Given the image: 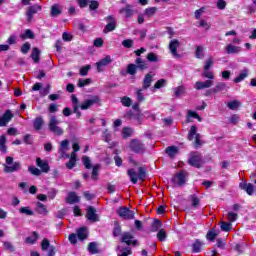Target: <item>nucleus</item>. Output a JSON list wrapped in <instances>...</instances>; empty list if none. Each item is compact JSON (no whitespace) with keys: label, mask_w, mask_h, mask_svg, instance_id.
Wrapping results in <instances>:
<instances>
[{"label":"nucleus","mask_w":256,"mask_h":256,"mask_svg":"<svg viewBox=\"0 0 256 256\" xmlns=\"http://www.w3.org/2000/svg\"><path fill=\"white\" fill-rule=\"evenodd\" d=\"M136 64L130 63L127 65L126 67V73L128 75H136L137 74V69H139V71H145L149 68V65L147 64V62H145V60H143L141 57H137L135 60Z\"/></svg>","instance_id":"obj_1"},{"label":"nucleus","mask_w":256,"mask_h":256,"mask_svg":"<svg viewBox=\"0 0 256 256\" xmlns=\"http://www.w3.org/2000/svg\"><path fill=\"white\" fill-rule=\"evenodd\" d=\"M187 163L190 165V167L201 169V167H203V156L199 152H191Z\"/></svg>","instance_id":"obj_2"},{"label":"nucleus","mask_w":256,"mask_h":256,"mask_svg":"<svg viewBox=\"0 0 256 256\" xmlns=\"http://www.w3.org/2000/svg\"><path fill=\"white\" fill-rule=\"evenodd\" d=\"M59 120H57V116H51L49 123H48V128L51 133H54V135H57L58 137L63 135L65 131L63 128L59 127Z\"/></svg>","instance_id":"obj_3"},{"label":"nucleus","mask_w":256,"mask_h":256,"mask_svg":"<svg viewBox=\"0 0 256 256\" xmlns=\"http://www.w3.org/2000/svg\"><path fill=\"white\" fill-rule=\"evenodd\" d=\"M99 103H101V98L97 95H92V96H90V98L85 99L81 103L80 109L82 111H87V109H91L93 107V105H99Z\"/></svg>","instance_id":"obj_4"},{"label":"nucleus","mask_w":256,"mask_h":256,"mask_svg":"<svg viewBox=\"0 0 256 256\" xmlns=\"http://www.w3.org/2000/svg\"><path fill=\"white\" fill-rule=\"evenodd\" d=\"M189 172L186 170H180L179 173L175 174L172 178V183H177L179 187H183L187 183Z\"/></svg>","instance_id":"obj_5"},{"label":"nucleus","mask_w":256,"mask_h":256,"mask_svg":"<svg viewBox=\"0 0 256 256\" xmlns=\"http://www.w3.org/2000/svg\"><path fill=\"white\" fill-rule=\"evenodd\" d=\"M116 213L121 219H124L126 221H131V219H135V212H133L131 209L122 206L116 210Z\"/></svg>","instance_id":"obj_6"},{"label":"nucleus","mask_w":256,"mask_h":256,"mask_svg":"<svg viewBox=\"0 0 256 256\" xmlns=\"http://www.w3.org/2000/svg\"><path fill=\"white\" fill-rule=\"evenodd\" d=\"M130 149L133 151V153L143 155V153L146 151L145 143H143L141 140L133 139L130 141Z\"/></svg>","instance_id":"obj_7"},{"label":"nucleus","mask_w":256,"mask_h":256,"mask_svg":"<svg viewBox=\"0 0 256 256\" xmlns=\"http://www.w3.org/2000/svg\"><path fill=\"white\" fill-rule=\"evenodd\" d=\"M41 249L42 251H48L46 256H55L57 253V249L55 246L51 245V241L49 239L44 238L41 242Z\"/></svg>","instance_id":"obj_8"},{"label":"nucleus","mask_w":256,"mask_h":256,"mask_svg":"<svg viewBox=\"0 0 256 256\" xmlns=\"http://www.w3.org/2000/svg\"><path fill=\"white\" fill-rule=\"evenodd\" d=\"M39 11H43V7L41 5H32L28 7L26 11L28 23H31V21H33V17H35V15H37Z\"/></svg>","instance_id":"obj_9"},{"label":"nucleus","mask_w":256,"mask_h":256,"mask_svg":"<svg viewBox=\"0 0 256 256\" xmlns=\"http://www.w3.org/2000/svg\"><path fill=\"white\" fill-rule=\"evenodd\" d=\"M135 237L129 233V232H124L121 236V243H126L129 246L137 247L139 241L138 240H133Z\"/></svg>","instance_id":"obj_10"},{"label":"nucleus","mask_w":256,"mask_h":256,"mask_svg":"<svg viewBox=\"0 0 256 256\" xmlns=\"http://www.w3.org/2000/svg\"><path fill=\"white\" fill-rule=\"evenodd\" d=\"M239 189H241V191H245V193H247V195L250 197L255 193V185L252 183H247V181L240 182Z\"/></svg>","instance_id":"obj_11"},{"label":"nucleus","mask_w":256,"mask_h":256,"mask_svg":"<svg viewBox=\"0 0 256 256\" xmlns=\"http://www.w3.org/2000/svg\"><path fill=\"white\" fill-rule=\"evenodd\" d=\"M15 115L11 110H6L4 114L0 117V127H7L8 123L13 119Z\"/></svg>","instance_id":"obj_12"},{"label":"nucleus","mask_w":256,"mask_h":256,"mask_svg":"<svg viewBox=\"0 0 256 256\" xmlns=\"http://www.w3.org/2000/svg\"><path fill=\"white\" fill-rule=\"evenodd\" d=\"M86 218L88 221L97 223L99 221V215H97V210L93 206H89L86 212Z\"/></svg>","instance_id":"obj_13"},{"label":"nucleus","mask_w":256,"mask_h":256,"mask_svg":"<svg viewBox=\"0 0 256 256\" xmlns=\"http://www.w3.org/2000/svg\"><path fill=\"white\" fill-rule=\"evenodd\" d=\"M71 102L73 105V113H75L77 119H81L82 114L81 111H79V109H81V106L79 105V98H77L75 94H72Z\"/></svg>","instance_id":"obj_14"},{"label":"nucleus","mask_w":256,"mask_h":256,"mask_svg":"<svg viewBox=\"0 0 256 256\" xmlns=\"http://www.w3.org/2000/svg\"><path fill=\"white\" fill-rule=\"evenodd\" d=\"M50 15L51 17H53L54 19L59 17L60 15H63V5L61 4H53L50 7Z\"/></svg>","instance_id":"obj_15"},{"label":"nucleus","mask_w":256,"mask_h":256,"mask_svg":"<svg viewBox=\"0 0 256 256\" xmlns=\"http://www.w3.org/2000/svg\"><path fill=\"white\" fill-rule=\"evenodd\" d=\"M113 60L111 59L110 55H107L106 57L102 58L100 61L96 62V68L99 73L103 71V67H107L110 63H112Z\"/></svg>","instance_id":"obj_16"},{"label":"nucleus","mask_w":256,"mask_h":256,"mask_svg":"<svg viewBox=\"0 0 256 256\" xmlns=\"http://www.w3.org/2000/svg\"><path fill=\"white\" fill-rule=\"evenodd\" d=\"M36 165L41 169L42 173H49L51 171V167L46 160L41 159L40 157L36 158Z\"/></svg>","instance_id":"obj_17"},{"label":"nucleus","mask_w":256,"mask_h":256,"mask_svg":"<svg viewBox=\"0 0 256 256\" xmlns=\"http://www.w3.org/2000/svg\"><path fill=\"white\" fill-rule=\"evenodd\" d=\"M213 87V80H206V81H197L194 85L196 91H201L203 89H209Z\"/></svg>","instance_id":"obj_18"},{"label":"nucleus","mask_w":256,"mask_h":256,"mask_svg":"<svg viewBox=\"0 0 256 256\" xmlns=\"http://www.w3.org/2000/svg\"><path fill=\"white\" fill-rule=\"evenodd\" d=\"M76 233L79 241H85V239L89 237V230L87 229L86 226L78 228Z\"/></svg>","instance_id":"obj_19"},{"label":"nucleus","mask_w":256,"mask_h":256,"mask_svg":"<svg viewBox=\"0 0 256 256\" xmlns=\"http://www.w3.org/2000/svg\"><path fill=\"white\" fill-rule=\"evenodd\" d=\"M44 126H45V120H43L42 116H37L36 118H34L33 120L34 131H41V129H43Z\"/></svg>","instance_id":"obj_20"},{"label":"nucleus","mask_w":256,"mask_h":256,"mask_svg":"<svg viewBox=\"0 0 256 256\" xmlns=\"http://www.w3.org/2000/svg\"><path fill=\"white\" fill-rule=\"evenodd\" d=\"M179 45H181V43L177 39H173L169 43L170 52L174 57H179V54H177V48Z\"/></svg>","instance_id":"obj_21"},{"label":"nucleus","mask_w":256,"mask_h":256,"mask_svg":"<svg viewBox=\"0 0 256 256\" xmlns=\"http://www.w3.org/2000/svg\"><path fill=\"white\" fill-rule=\"evenodd\" d=\"M127 175L130 178L131 183H133V185H137V182L139 181V175L137 174L135 169L133 168L128 169Z\"/></svg>","instance_id":"obj_22"},{"label":"nucleus","mask_w":256,"mask_h":256,"mask_svg":"<svg viewBox=\"0 0 256 256\" xmlns=\"http://www.w3.org/2000/svg\"><path fill=\"white\" fill-rule=\"evenodd\" d=\"M80 198L79 196H77V193L75 192H69L68 196L66 198V203H68L69 205H73L75 203H79Z\"/></svg>","instance_id":"obj_23"},{"label":"nucleus","mask_w":256,"mask_h":256,"mask_svg":"<svg viewBox=\"0 0 256 256\" xmlns=\"http://www.w3.org/2000/svg\"><path fill=\"white\" fill-rule=\"evenodd\" d=\"M226 53L227 55H235V54L241 53V47L235 46L233 44H228L226 46Z\"/></svg>","instance_id":"obj_24"},{"label":"nucleus","mask_w":256,"mask_h":256,"mask_svg":"<svg viewBox=\"0 0 256 256\" xmlns=\"http://www.w3.org/2000/svg\"><path fill=\"white\" fill-rule=\"evenodd\" d=\"M21 169V162H14L12 166H4L5 173H15V171H19Z\"/></svg>","instance_id":"obj_25"},{"label":"nucleus","mask_w":256,"mask_h":256,"mask_svg":"<svg viewBox=\"0 0 256 256\" xmlns=\"http://www.w3.org/2000/svg\"><path fill=\"white\" fill-rule=\"evenodd\" d=\"M203 245H205L203 241H201L200 239H196L192 244V253H201V249H203Z\"/></svg>","instance_id":"obj_26"},{"label":"nucleus","mask_w":256,"mask_h":256,"mask_svg":"<svg viewBox=\"0 0 256 256\" xmlns=\"http://www.w3.org/2000/svg\"><path fill=\"white\" fill-rule=\"evenodd\" d=\"M151 83H153V76L151 73L145 75L142 83V89L147 90L151 87Z\"/></svg>","instance_id":"obj_27"},{"label":"nucleus","mask_w":256,"mask_h":256,"mask_svg":"<svg viewBox=\"0 0 256 256\" xmlns=\"http://www.w3.org/2000/svg\"><path fill=\"white\" fill-rule=\"evenodd\" d=\"M31 59H33L34 63H39L41 60V50H39V48H32Z\"/></svg>","instance_id":"obj_28"},{"label":"nucleus","mask_w":256,"mask_h":256,"mask_svg":"<svg viewBox=\"0 0 256 256\" xmlns=\"http://www.w3.org/2000/svg\"><path fill=\"white\" fill-rule=\"evenodd\" d=\"M221 91H227V84L225 82H218L213 88L214 95H217V93H221Z\"/></svg>","instance_id":"obj_29"},{"label":"nucleus","mask_w":256,"mask_h":256,"mask_svg":"<svg viewBox=\"0 0 256 256\" xmlns=\"http://www.w3.org/2000/svg\"><path fill=\"white\" fill-rule=\"evenodd\" d=\"M36 212H38L39 215H47V213H49L47 206L41 202L36 203Z\"/></svg>","instance_id":"obj_30"},{"label":"nucleus","mask_w":256,"mask_h":256,"mask_svg":"<svg viewBox=\"0 0 256 256\" xmlns=\"http://www.w3.org/2000/svg\"><path fill=\"white\" fill-rule=\"evenodd\" d=\"M161 227H163V222H161V220H159V219H155L152 222L150 231H151V233H157V231H159V229H161Z\"/></svg>","instance_id":"obj_31"},{"label":"nucleus","mask_w":256,"mask_h":256,"mask_svg":"<svg viewBox=\"0 0 256 256\" xmlns=\"http://www.w3.org/2000/svg\"><path fill=\"white\" fill-rule=\"evenodd\" d=\"M20 39L25 41V39H35V33L31 29L24 30V33L20 35Z\"/></svg>","instance_id":"obj_32"},{"label":"nucleus","mask_w":256,"mask_h":256,"mask_svg":"<svg viewBox=\"0 0 256 256\" xmlns=\"http://www.w3.org/2000/svg\"><path fill=\"white\" fill-rule=\"evenodd\" d=\"M166 155H169L171 158L175 157L179 153V148L177 146H168L165 150Z\"/></svg>","instance_id":"obj_33"},{"label":"nucleus","mask_w":256,"mask_h":256,"mask_svg":"<svg viewBox=\"0 0 256 256\" xmlns=\"http://www.w3.org/2000/svg\"><path fill=\"white\" fill-rule=\"evenodd\" d=\"M77 165V156L75 153H71L69 161L66 163L67 169H73Z\"/></svg>","instance_id":"obj_34"},{"label":"nucleus","mask_w":256,"mask_h":256,"mask_svg":"<svg viewBox=\"0 0 256 256\" xmlns=\"http://www.w3.org/2000/svg\"><path fill=\"white\" fill-rule=\"evenodd\" d=\"M32 235L33 237H27L25 239V243H27L28 245H35V243H37V240L39 239V233H37V231H34Z\"/></svg>","instance_id":"obj_35"},{"label":"nucleus","mask_w":256,"mask_h":256,"mask_svg":"<svg viewBox=\"0 0 256 256\" xmlns=\"http://www.w3.org/2000/svg\"><path fill=\"white\" fill-rule=\"evenodd\" d=\"M217 232L215 231V228L210 229L206 234L207 241H210L211 243L215 242V239H217Z\"/></svg>","instance_id":"obj_36"},{"label":"nucleus","mask_w":256,"mask_h":256,"mask_svg":"<svg viewBox=\"0 0 256 256\" xmlns=\"http://www.w3.org/2000/svg\"><path fill=\"white\" fill-rule=\"evenodd\" d=\"M99 169H101V165L96 164V165L93 166L92 173H91V179H93V181H98V179H99Z\"/></svg>","instance_id":"obj_37"},{"label":"nucleus","mask_w":256,"mask_h":256,"mask_svg":"<svg viewBox=\"0 0 256 256\" xmlns=\"http://www.w3.org/2000/svg\"><path fill=\"white\" fill-rule=\"evenodd\" d=\"M7 136L4 134L0 136V151L1 153H7Z\"/></svg>","instance_id":"obj_38"},{"label":"nucleus","mask_w":256,"mask_h":256,"mask_svg":"<svg viewBox=\"0 0 256 256\" xmlns=\"http://www.w3.org/2000/svg\"><path fill=\"white\" fill-rule=\"evenodd\" d=\"M197 119L199 121V123H201V121H203V118H201V116H199V113L192 111V110H188V119L186 121V123H189L190 120L189 119Z\"/></svg>","instance_id":"obj_39"},{"label":"nucleus","mask_w":256,"mask_h":256,"mask_svg":"<svg viewBox=\"0 0 256 256\" xmlns=\"http://www.w3.org/2000/svg\"><path fill=\"white\" fill-rule=\"evenodd\" d=\"M249 76V71L244 69L242 73H240L236 78H234V83H241V81L245 80L246 77Z\"/></svg>","instance_id":"obj_40"},{"label":"nucleus","mask_w":256,"mask_h":256,"mask_svg":"<svg viewBox=\"0 0 256 256\" xmlns=\"http://www.w3.org/2000/svg\"><path fill=\"white\" fill-rule=\"evenodd\" d=\"M197 135V126L192 125L187 136L188 141H193Z\"/></svg>","instance_id":"obj_41"},{"label":"nucleus","mask_w":256,"mask_h":256,"mask_svg":"<svg viewBox=\"0 0 256 256\" xmlns=\"http://www.w3.org/2000/svg\"><path fill=\"white\" fill-rule=\"evenodd\" d=\"M67 149H69V140H62L59 147V153H61V155H65V151H67Z\"/></svg>","instance_id":"obj_42"},{"label":"nucleus","mask_w":256,"mask_h":256,"mask_svg":"<svg viewBox=\"0 0 256 256\" xmlns=\"http://www.w3.org/2000/svg\"><path fill=\"white\" fill-rule=\"evenodd\" d=\"M138 179L139 181H145V179H147V168L145 167L138 168Z\"/></svg>","instance_id":"obj_43"},{"label":"nucleus","mask_w":256,"mask_h":256,"mask_svg":"<svg viewBox=\"0 0 256 256\" xmlns=\"http://www.w3.org/2000/svg\"><path fill=\"white\" fill-rule=\"evenodd\" d=\"M220 229L221 231H225L226 233H229V231L233 229V224H231L230 222L222 221L220 223Z\"/></svg>","instance_id":"obj_44"},{"label":"nucleus","mask_w":256,"mask_h":256,"mask_svg":"<svg viewBox=\"0 0 256 256\" xmlns=\"http://www.w3.org/2000/svg\"><path fill=\"white\" fill-rule=\"evenodd\" d=\"M120 13H125V16L129 19V17H133V9H131V5H126V7L120 9Z\"/></svg>","instance_id":"obj_45"},{"label":"nucleus","mask_w":256,"mask_h":256,"mask_svg":"<svg viewBox=\"0 0 256 256\" xmlns=\"http://www.w3.org/2000/svg\"><path fill=\"white\" fill-rule=\"evenodd\" d=\"M88 251L91 253V255H97L99 253V250L97 249V243L96 242H90L88 244Z\"/></svg>","instance_id":"obj_46"},{"label":"nucleus","mask_w":256,"mask_h":256,"mask_svg":"<svg viewBox=\"0 0 256 256\" xmlns=\"http://www.w3.org/2000/svg\"><path fill=\"white\" fill-rule=\"evenodd\" d=\"M189 199L192 203V207H199V205H201V200L199 199L198 196H196V194H192L189 196Z\"/></svg>","instance_id":"obj_47"},{"label":"nucleus","mask_w":256,"mask_h":256,"mask_svg":"<svg viewBox=\"0 0 256 256\" xmlns=\"http://www.w3.org/2000/svg\"><path fill=\"white\" fill-rule=\"evenodd\" d=\"M158 241H160L161 243H163V241H165L167 239V232L165 231V229H160L156 235Z\"/></svg>","instance_id":"obj_48"},{"label":"nucleus","mask_w":256,"mask_h":256,"mask_svg":"<svg viewBox=\"0 0 256 256\" xmlns=\"http://www.w3.org/2000/svg\"><path fill=\"white\" fill-rule=\"evenodd\" d=\"M82 163L85 169H93V165H91V158H89V156H83Z\"/></svg>","instance_id":"obj_49"},{"label":"nucleus","mask_w":256,"mask_h":256,"mask_svg":"<svg viewBox=\"0 0 256 256\" xmlns=\"http://www.w3.org/2000/svg\"><path fill=\"white\" fill-rule=\"evenodd\" d=\"M146 59L150 63H157V61H159V57L154 52L148 53L147 56H146Z\"/></svg>","instance_id":"obj_50"},{"label":"nucleus","mask_w":256,"mask_h":256,"mask_svg":"<svg viewBox=\"0 0 256 256\" xmlns=\"http://www.w3.org/2000/svg\"><path fill=\"white\" fill-rule=\"evenodd\" d=\"M117 29V23H108L103 30V33H111V31H115Z\"/></svg>","instance_id":"obj_51"},{"label":"nucleus","mask_w":256,"mask_h":256,"mask_svg":"<svg viewBox=\"0 0 256 256\" xmlns=\"http://www.w3.org/2000/svg\"><path fill=\"white\" fill-rule=\"evenodd\" d=\"M19 213H22L24 215H30V216L35 215V212H33V210L29 208V206L19 208Z\"/></svg>","instance_id":"obj_52"},{"label":"nucleus","mask_w":256,"mask_h":256,"mask_svg":"<svg viewBox=\"0 0 256 256\" xmlns=\"http://www.w3.org/2000/svg\"><path fill=\"white\" fill-rule=\"evenodd\" d=\"M23 55H27L29 51H31V44L29 42H25L20 49Z\"/></svg>","instance_id":"obj_53"},{"label":"nucleus","mask_w":256,"mask_h":256,"mask_svg":"<svg viewBox=\"0 0 256 256\" xmlns=\"http://www.w3.org/2000/svg\"><path fill=\"white\" fill-rule=\"evenodd\" d=\"M175 97H181V95H185V86H178L174 89Z\"/></svg>","instance_id":"obj_54"},{"label":"nucleus","mask_w":256,"mask_h":256,"mask_svg":"<svg viewBox=\"0 0 256 256\" xmlns=\"http://www.w3.org/2000/svg\"><path fill=\"white\" fill-rule=\"evenodd\" d=\"M28 171L29 173H31V175H34L35 177H39V175H41V170L35 166H29Z\"/></svg>","instance_id":"obj_55"},{"label":"nucleus","mask_w":256,"mask_h":256,"mask_svg":"<svg viewBox=\"0 0 256 256\" xmlns=\"http://www.w3.org/2000/svg\"><path fill=\"white\" fill-rule=\"evenodd\" d=\"M202 77H204L205 79H209L208 81H213V79H215V74H213L212 71L204 70L202 73Z\"/></svg>","instance_id":"obj_56"},{"label":"nucleus","mask_w":256,"mask_h":256,"mask_svg":"<svg viewBox=\"0 0 256 256\" xmlns=\"http://www.w3.org/2000/svg\"><path fill=\"white\" fill-rule=\"evenodd\" d=\"M121 103H122L123 107H131L133 101L131 100L130 97L124 96L121 98Z\"/></svg>","instance_id":"obj_57"},{"label":"nucleus","mask_w":256,"mask_h":256,"mask_svg":"<svg viewBox=\"0 0 256 256\" xmlns=\"http://www.w3.org/2000/svg\"><path fill=\"white\" fill-rule=\"evenodd\" d=\"M195 57L196 59H203V57H205V54L203 53V46L196 47Z\"/></svg>","instance_id":"obj_58"},{"label":"nucleus","mask_w":256,"mask_h":256,"mask_svg":"<svg viewBox=\"0 0 256 256\" xmlns=\"http://www.w3.org/2000/svg\"><path fill=\"white\" fill-rule=\"evenodd\" d=\"M127 119H141V114H135L133 110L126 112Z\"/></svg>","instance_id":"obj_59"},{"label":"nucleus","mask_w":256,"mask_h":256,"mask_svg":"<svg viewBox=\"0 0 256 256\" xmlns=\"http://www.w3.org/2000/svg\"><path fill=\"white\" fill-rule=\"evenodd\" d=\"M155 13H157V7L146 8L144 11V15L147 17H153Z\"/></svg>","instance_id":"obj_60"},{"label":"nucleus","mask_w":256,"mask_h":256,"mask_svg":"<svg viewBox=\"0 0 256 256\" xmlns=\"http://www.w3.org/2000/svg\"><path fill=\"white\" fill-rule=\"evenodd\" d=\"M3 247L5 251H9V253H14L15 246L11 242H4Z\"/></svg>","instance_id":"obj_61"},{"label":"nucleus","mask_w":256,"mask_h":256,"mask_svg":"<svg viewBox=\"0 0 256 256\" xmlns=\"http://www.w3.org/2000/svg\"><path fill=\"white\" fill-rule=\"evenodd\" d=\"M227 107L231 109V111H235L239 108V101L233 100L228 102Z\"/></svg>","instance_id":"obj_62"},{"label":"nucleus","mask_w":256,"mask_h":256,"mask_svg":"<svg viewBox=\"0 0 256 256\" xmlns=\"http://www.w3.org/2000/svg\"><path fill=\"white\" fill-rule=\"evenodd\" d=\"M121 225H119V222H115L114 229H113V235L115 237H119L121 235Z\"/></svg>","instance_id":"obj_63"},{"label":"nucleus","mask_w":256,"mask_h":256,"mask_svg":"<svg viewBox=\"0 0 256 256\" xmlns=\"http://www.w3.org/2000/svg\"><path fill=\"white\" fill-rule=\"evenodd\" d=\"M129 255H133V250H131V247L127 246L122 248V253L120 254V256H129Z\"/></svg>","instance_id":"obj_64"}]
</instances>
